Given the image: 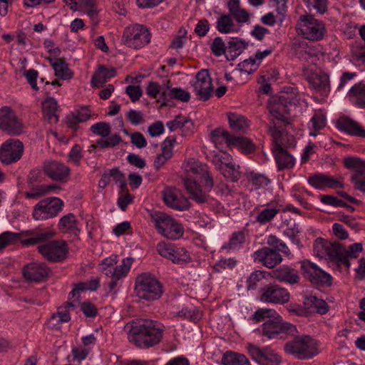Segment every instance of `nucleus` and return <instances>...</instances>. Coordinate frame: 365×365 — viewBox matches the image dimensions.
<instances>
[{"label": "nucleus", "instance_id": "f257e3e1", "mask_svg": "<svg viewBox=\"0 0 365 365\" xmlns=\"http://www.w3.org/2000/svg\"><path fill=\"white\" fill-rule=\"evenodd\" d=\"M123 331L129 342L140 349H149L160 342L165 327L158 321L135 318L125 324Z\"/></svg>", "mask_w": 365, "mask_h": 365}, {"label": "nucleus", "instance_id": "f03ea898", "mask_svg": "<svg viewBox=\"0 0 365 365\" xmlns=\"http://www.w3.org/2000/svg\"><path fill=\"white\" fill-rule=\"evenodd\" d=\"M317 255L323 258L328 259L330 262L336 263L338 266L344 264L347 269L350 267V258H357L362 252L361 243H354L345 247L342 244L329 241H324L317 246Z\"/></svg>", "mask_w": 365, "mask_h": 365}, {"label": "nucleus", "instance_id": "7ed1b4c3", "mask_svg": "<svg viewBox=\"0 0 365 365\" xmlns=\"http://www.w3.org/2000/svg\"><path fill=\"white\" fill-rule=\"evenodd\" d=\"M294 337L285 343L284 351L295 359L306 360L316 356L319 353V342L309 335H294Z\"/></svg>", "mask_w": 365, "mask_h": 365}, {"label": "nucleus", "instance_id": "20e7f679", "mask_svg": "<svg viewBox=\"0 0 365 365\" xmlns=\"http://www.w3.org/2000/svg\"><path fill=\"white\" fill-rule=\"evenodd\" d=\"M269 133L272 138L274 144L272 150L278 170H283L292 168L295 164V160L283 148L286 145L287 134L281 131L274 123L269 127Z\"/></svg>", "mask_w": 365, "mask_h": 365}, {"label": "nucleus", "instance_id": "39448f33", "mask_svg": "<svg viewBox=\"0 0 365 365\" xmlns=\"http://www.w3.org/2000/svg\"><path fill=\"white\" fill-rule=\"evenodd\" d=\"M135 289L139 298L147 301L158 299L163 293L162 284L155 277L146 273L137 277Z\"/></svg>", "mask_w": 365, "mask_h": 365}, {"label": "nucleus", "instance_id": "423d86ee", "mask_svg": "<svg viewBox=\"0 0 365 365\" xmlns=\"http://www.w3.org/2000/svg\"><path fill=\"white\" fill-rule=\"evenodd\" d=\"M262 335L268 339H284L297 334V327L282 319L279 314L267 319L262 325Z\"/></svg>", "mask_w": 365, "mask_h": 365}, {"label": "nucleus", "instance_id": "0eeeda50", "mask_svg": "<svg viewBox=\"0 0 365 365\" xmlns=\"http://www.w3.org/2000/svg\"><path fill=\"white\" fill-rule=\"evenodd\" d=\"M156 229L164 237L176 240L181 237L184 233V228L173 218L164 212H155L151 215Z\"/></svg>", "mask_w": 365, "mask_h": 365}, {"label": "nucleus", "instance_id": "6e6552de", "mask_svg": "<svg viewBox=\"0 0 365 365\" xmlns=\"http://www.w3.org/2000/svg\"><path fill=\"white\" fill-rule=\"evenodd\" d=\"M297 26L303 38L312 41L322 40L327 33L323 21L312 16H301Z\"/></svg>", "mask_w": 365, "mask_h": 365}, {"label": "nucleus", "instance_id": "1a4fd4ad", "mask_svg": "<svg viewBox=\"0 0 365 365\" xmlns=\"http://www.w3.org/2000/svg\"><path fill=\"white\" fill-rule=\"evenodd\" d=\"M121 41L127 47L138 49L150 42V34L143 25L135 24L125 29Z\"/></svg>", "mask_w": 365, "mask_h": 365}, {"label": "nucleus", "instance_id": "9d476101", "mask_svg": "<svg viewBox=\"0 0 365 365\" xmlns=\"http://www.w3.org/2000/svg\"><path fill=\"white\" fill-rule=\"evenodd\" d=\"M185 188L190 195V198L198 204L207 202L209 200L208 193L214 186L213 178L203 179L201 182L203 183L202 188L195 180L190 178H184L182 180Z\"/></svg>", "mask_w": 365, "mask_h": 365}, {"label": "nucleus", "instance_id": "9b49d317", "mask_svg": "<svg viewBox=\"0 0 365 365\" xmlns=\"http://www.w3.org/2000/svg\"><path fill=\"white\" fill-rule=\"evenodd\" d=\"M63 202L58 197H49L38 202L34 208L33 217L44 220L56 217L63 209Z\"/></svg>", "mask_w": 365, "mask_h": 365}, {"label": "nucleus", "instance_id": "f8f14e48", "mask_svg": "<svg viewBox=\"0 0 365 365\" xmlns=\"http://www.w3.org/2000/svg\"><path fill=\"white\" fill-rule=\"evenodd\" d=\"M157 251L162 257L169 259L173 262L182 264L191 262V257L185 248L175 244L162 242L158 244Z\"/></svg>", "mask_w": 365, "mask_h": 365}, {"label": "nucleus", "instance_id": "ddd939ff", "mask_svg": "<svg viewBox=\"0 0 365 365\" xmlns=\"http://www.w3.org/2000/svg\"><path fill=\"white\" fill-rule=\"evenodd\" d=\"M38 250L47 260L61 262L66 257L68 248L63 240H52L39 245Z\"/></svg>", "mask_w": 365, "mask_h": 365}, {"label": "nucleus", "instance_id": "4468645a", "mask_svg": "<svg viewBox=\"0 0 365 365\" xmlns=\"http://www.w3.org/2000/svg\"><path fill=\"white\" fill-rule=\"evenodd\" d=\"M247 349L252 358L260 365H279L282 362L281 356L269 346L249 344Z\"/></svg>", "mask_w": 365, "mask_h": 365}, {"label": "nucleus", "instance_id": "2eb2a0df", "mask_svg": "<svg viewBox=\"0 0 365 365\" xmlns=\"http://www.w3.org/2000/svg\"><path fill=\"white\" fill-rule=\"evenodd\" d=\"M24 145L18 140L9 139L0 147V161L6 165L19 160L23 155Z\"/></svg>", "mask_w": 365, "mask_h": 365}, {"label": "nucleus", "instance_id": "dca6fc26", "mask_svg": "<svg viewBox=\"0 0 365 365\" xmlns=\"http://www.w3.org/2000/svg\"><path fill=\"white\" fill-rule=\"evenodd\" d=\"M301 268L304 277L311 282L322 286H330L331 284V275L310 261L302 262Z\"/></svg>", "mask_w": 365, "mask_h": 365}, {"label": "nucleus", "instance_id": "f3484780", "mask_svg": "<svg viewBox=\"0 0 365 365\" xmlns=\"http://www.w3.org/2000/svg\"><path fill=\"white\" fill-rule=\"evenodd\" d=\"M288 103L290 102L288 101L287 97L282 95L272 98L269 101L267 105V109L271 115L285 125L290 123Z\"/></svg>", "mask_w": 365, "mask_h": 365}, {"label": "nucleus", "instance_id": "a211bd4d", "mask_svg": "<svg viewBox=\"0 0 365 365\" xmlns=\"http://www.w3.org/2000/svg\"><path fill=\"white\" fill-rule=\"evenodd\" d=\"M289 292L278 284H268L261 289L260 299L267 303L282 304L289 300Z\"/></svg>", "mask_w": 365, "mask_h": 365}, {"label": "nucleus", "instance_id": "6ab92c4d", "mask_svg": "<svg viewBox=\"0 0 365 365\" xmlns=\"http://www.w3.org/2000/svg\"><path fill=\"white\" fill-rule=\"evenodd\" d=\"M230 158V155L227 153H218L215 155L213 161L225 178L232 182H237L241 178L240 166L228 162Z\"/></svg>", "mask_w": 365, "mask_h": 365}, {"label": "nucleus", "instance_id": "aec40b11", "mask_svg": "<svg viewBox=\"0 0 365 365\" xmlns=\"http://www.w3.org/2000/svg\"><path fill=\"white\" fill-rule=\"evenodd\" d=\"M0 129L14 135L22 133V124L9 107L0 109Z\"/></svg>", "mask_w": 365, "mask_h": 365}, {"label": "nucleus", "instance_id": "412c9836", "mask_svg": "<svg viewBox=\"0 0 365 365\" xmlns=\"http://www.w3.org/2000/svg\"><path fill=\"white\" fill-rule=\"evenodd\" d=\"M196 96L202 101L208 100L212 96L213 87L212 79L207 70H201L196 75V81L193 83Z\"/></svg>", "mask_w": 365, "mask_h": 365}, {"label": "nucleus", "instance_id": "4be33fe9", "mask_svg": "<svg viewBox=\"0 0 365 365\" xmlns=\"http://www.w3.org/2000/svg\"><path fill=\"white\" fill-rule=\"evenodd\" d=\"M308 182L316 189L322 190L327 188L336 189L344 187L342 177L335 178L324 173L314 174L308 178Z\"/></svg>", "mask_w": 365, "mask_h": 365}, {"label": "nucleus", "instance_id": "5701e85b", "mask_svg": "<svg viewBox=\"0 0 365 365\" xmlns=\"http://www.w3.org/2000/svg\"><path fill=\"white\" fill-rule=\"evenodd\" d=\"M163 200L166 205L173 209L183 211L190 207L189 200L182 196L174 187H166L163 192Z\"/></svg>", "mask_w": 365, "mask_h": 365}, {"label": "nucleus", "instance_id": "b1692460", "mask_svg": "<svg viewBox=\"0 0 365 365\" xmlns=\"http://www.w3.org/2000/svg\"><path fill=\"white\" fill-rule=\"evenodd\" d=\"M45 173L53 180L66 182L71 173V169L64 163L51 160L43 163Z\"/></svg>", "mask_w": 365, "mask_h": 365}, {"label": "nucleus", "instance_id": "393cba45", "mask_svg": "<svg viewBox=\"0 0 365 365\" xmlns=\"http://www.w3.org/2000/svg\"><path fill=\"white\" fill-rule=\"evenodd\" d=\"M255 262H261L264 267L272 269L282 261V255L274 249L264 247L252 254Z\"/></svg>", "mask_w": 365, "mask_h": 365}, {"label": "nucleus", "instance_id": "a878e982", "mask_svg": "<svg viewBox=\"0 0 365 365\" xmlns=\"http://www.w3.org/2000/svg\"><path fill=\"white\" fill-rule=\"evenodd\" d=\"M49 268L42 262H31L26 264L23 269L24 277L29 282H42L47 278Z\"/></svg>", "mask_w": 365, "mask_h": 365}, {"label": "nucleus", "instance_id": "bb28decb", "mask_svg": "<svg viewBox=\"0 0 365 365\" xmlns=\"http://www.w3.org/2000/svg\"><path fill=\"white\" fill-rule=\"evenodd\" d=\"M309 86L322 96L327 97L330 92L329 76L325 73H313L307 78Z\"/></svg>", "mask_w": 365, "mask_h": 365}, {"label": "nucleus", "instance_id": "cd10ccee", "mask_svg": "<svg viewBox=\"0 0 365 365\" xmlns=\"http://www.w3.org/2000/svg\"><path fill=\"white\" fill-rule=\"evenodd\" d=\"M269 276L277 279L279 282L289 284H297L299 281L298 271L289 266H282L269 273Z\"/></svg>", "mask_w": 365, "mask_h": 365}, {"label": "nucleus", "instance_id": "c85d7f7f", "mask_svg": "<svg viewBox=\"0 0 365 365\" xmlns=\"http://www.w3.org/2000/svg\"><path fill=\"white\" fill-rule=\"evenodd\" d=\"M185 171L188 174H192L203 179L212 178L207 165L202 163L195 158L187 159L183 164Z\"/></svg>", "mask_w": 365, "mask_h": 365}, {"label": "nucleus", "instance_id": "c756f323", "mask_svg": "<svg viewBox=\"0 0 365 365\" xmlns=\"http://www.w3.org/2000/svg\"><path fill=\"white\" fill-rule=\"evenodd\" d=\"M339 130L357 137H365V130L356 121L349 117H341L336 122Z\"/></svg>", "mask_w": 365, "mask_h": 365}, {"label": "nucleus", "instance_id": "7c9ffc66", "mask_svg": "<svg viewBox=\"0 0 365 365\" xmlns=\"http://www.w3.org/2000/svg\"><path fill=\"white\" fill-rule=\"evenodd\" d=\"M229 14L237 23H247L250 20V14L240 7V0H229L227 4Z\"/></svg>", "mask_w": 365, "mask_h": 365}, {"label": "nucleus", "instance_id": "2f4dec72", "mask_svg": "<svg viewBox=\"0 0 365 365\" xmlns=\"http://www.w3.org/2000/svg\"><path fill=\"white\" fill-rule=\"evenodd\" d=\"M235 136L230 135L227 130L215 129L211 133V140L215 146L220 149L225 145L230 147L232 145Z\"/></svg>", "mask_w": 365, "mask_h": 365}, {"label": "nucleus", "instance_id": "473e14b6", "mask_svg": "<svg viewBox=\"0 0 365 365\" xmlns=\"http://www.w3.org/2000/svg\"><path fill=\"white\" fill-rule=\"evenodd\" d=\"M171 99H177L182 102H187L190 99V94L181 88H173L170 91H163L161 93V101L163 105H168Z\"/></svg>", "mask_w": 365, "mask_h": 365}, {"label": "nucleus", "instance_id": "72a5a7b5", "mask_svg": "<svg viewBox=\"0 0 365 365\" xmlns=\"http://www.w3.org/2000/svg\"><path fill=\"white\" fill-rule=\"evenodd\" d=\"M132 263L133 259L131 257L125 258L122 260L120 265L115 264L113 269H106L105 275L112 279H115V280H119L127 275Z\"/></svg>", "mask_w": 365, "mask_h": 365}, {"label": "nucleus", "instance_id": "f704fd0d", "mask_svg": "<svg viewBox=\"0 0 365 365\" xmlns=\"http://www.w3.org/2000/svg\"><path fill=\"white\" fill-rule=\"evenodd\" d=\"M304 304L310 312L323 314L329 310V306L324 300L313 295L307 296L304 299Z\"/></svg>", "mask_w": 365, "mask_h": 365}, {"label": "nucleus", "instance_id": "c9c22d12", "mask_svg": "<svg viewBox=\"0 0 365 365\" xmlns=\"http://www.w3.org/2000/svg\"><path fill=\"white\" fill-rule=\"evenodd\" d=\"M247 43L238 38H231L227 44L226 58L228 61L235 60L246 48Z\"/></svg>", "mask_w": 365, "mask_h": 365}, {"label": "nucleus", "instance_id": "e433bc0d", "mask_svg": "<svg viewBox=\"0 0 365 365\" xmlns=\"http://www.w3.org/2000/svg\"><path fill=\"white\" fill-rule=\"evenodd\" d=\"M58 227L61 232L72 233L78 235L80 230L77 227L76 216L73 213H68L62 217L58 222Z\"/></svg>", "mask_w": 365, "mask_h": 365}, {"label": "nucleus", "instance_id": "4c0bfd02", "mask_svg": "<svg viewBox=\"0 0 365 365\" xmlns=\"http://www.w3.org/2000/svg\"><path fill=\"white\" fill-rule=\"evenodd\" d=\"M116 74V70L114 68H107L104 66H100L92 77L91 83L94 86H99L106 83L110 78L114 77Z\"/></svg>", "mask_w": 365, "mask_h": 365}, {"label": "nucleus", "instance_id": "58836bf2", "mask_svg": "<svg viewBox=\"0 0 365 365\" xmlns=\"http://www.w3.org/2000/svg\"><path fill=\"white\" fill-rule=\"evenodd\" d=\"M245 242V232L240 230L232 234L230 240L222 246L227 252L240 250Z\"/></svg>", "mask_w": 365, "mask_h": 365}, {"label": "nucleus", "instance_id": "ea45409f", "mask_svg": "<svg viewBox=\"0 0 365 365\" xmlns=\"http://www.w3.org/2000/svg\"><path fill=\"white\" fill-rule=\"evenodd\" d=\"M344 166L354 172L353 174L364 175L365 173V160L356 156H348L343 159Z\"/></svg>", "mask_w": 365, "mask_h": 365}, {"label": "nucleus", "instance_id": "a19ab883", "mask_svg": "<svg viewBox=\"0 0 365 365\" xmlns=\"http://www.w3.org/2000/svg\"><path fill=\"white\" fill-rule=\"evenodd\" d=\"M354 103L360 108H365V84L359 83L353 86L349 92Z\"/></svg>", "mask_w": 365, "mask_h": 365}, {"label": "nucleus", "instance_id": "79ce46f5", "mask_svg": "<svg viewBox=\"0 0 365 365\" xmlns=\"http://www.w3.org/2000/svg\"><path fill=\"white\" fill-rule=\"evenodd\" d=\"M31 190L24 192V195L28 199H38L43 195L48 194L58 187L56 185H40L29 186Z\"/></svg>", "mask_w": 365, "mask_h": 365}, {"label": "nucleus", "instance_id": "37998d69", "mask_svg": "<svg viewBox=\"0 0 365 365\" xmlns=\"http://www.w3.org/2000/svg\"><path fill=\"white\" fill-rule=\"evenodd\" d=\"M223 365H251L247 358L238 353L227 351L222 358Z\"/></svg>", "mask_w": 365, "mask_h": 365}, {"label": "nucleus", "instance_id": "c03bdc74", "mask_svg": "<svg viewBox=\"0 0 365 365\" xmlns=\"http://www.w3.org/2000/svg\"><path fill=\"white\" fill-rule=\"evenodd\" d=\"M235 26L232 18L229 14L221 15L216 21V29L222 34H229L235 31Z\"/></svg>", "mask_w": 365, "mask_h": 365}, {"label": "nucleus", "instance_id": "a18cd8bd", "mask_svg": "<svg viewBox=\"0 0 365 365\" xmlns=\"http://www.w3.org/2000/svg\"><path fill=\"white\" fill-rule=\"evenodd\" d=\"M57 108V101L53 98H48L42 103L43 112L51 123L58 121V116L56 114Z\"/></svg>", "mask_w": 365, "mask_h": 365}, {"label": "nucleus", "instance_id": "49530a36", "mask_svg": "<svg viewBox=\"0 0 365 365\" xmlns=\"http://www.w3.org/2000/svg\"><path fill=\"white\" fill-rule=\"evenodd\" d=\"M286 228L283 231V234L288 237L292 242L297 245H300V240L298 238V235L302 232L299 225L292 219L287 221Z\"/></svg>", "mask_w": 365, "mask_h": 365}, {"label": "nucleus", "instance_id": "de8ad7c7", "mask_svg": "<svg viewBox=\"0 0 365 365\" xmlns=\"http://www.w3.org/2000/svg\"><path fill=\"white\" fill-rule=\"evenodd\" d=\"M166 126L170 131H175L183 127H186L187 129L190 130L193 128L194 125L192 121L187 117L178 115L175 116V119L168 121Z\"/></svg>", "mask_w": 365, "mask_h": 365}, {"label": "nucleus", "instance_id": "09e8293b", "mask_svg": "<svg viewBox=\"0 0 365 365\" xmlns=\"http://www.w3.org/2000/svg\"><path fill=\"white\" fill-rule=\"evenodd\" d=\"M55 71V75L63 80L71 79L73 77V73L69 69L68 64L62 59L58 58L52 63Z\"/></svg>", "mask_w": 365, "mask_h": 365}, {"label": "nucleus", "instance_id": "8fccbe9b", "mask_svg": "<svg viewBox=\"0 0 365 365\" xmlns=\"http://www.w3.org/2000/svg\"><path fill=\"white\" fill-rule=\"evenodd\" d=\"M230 127L235 131L245 132L249 126L247 120L242 115L236 113L228 115Z\"/></svg>", "mask_w": 365, "mask_h": 365}, {"label": "nucleus", "instance_id": "3c124183", "mask_svg": "<svg viewBox=\"0 0 365 365\" xmlns=\"http://www.w3.org/2000/svg\"><path fill=\"white\" fill-rule=\"evenodd\" d=\"M326 125V117L322 112H315L309 123V135L316 136L317 131Z\"/></svg>", "mask_w": 365, "mask_h": 365}, {"label": "nucleus", "instance_id": "603ef678", "mask_svg": "<svg viewBox=\"0 0 365 365\" xmlns=\"http://www.w3.org/2000/svg\"><path fill=\"white\" fill-rule=\"evenodd\" d=\"M279 211V210L275 207H267L258 212L255 220L260 225H265L272 221Z\"/></svg>", "mask_w": 365, "mask_h": 365}, {"label": "nucleus", "instance_id": "864d4df0", "mask_svg": "<svg viewBox=\"0 0 365 365\" xmlns=\"http://www.w3.org/2000/svg\"><path fill=\"white\" fill-rule=\"evenodd\" d=\"M269 272L260 270H255L252 272L247 279V289H255L258 286V283L264 279L266 276H269Z\"/></svg>", "mask_w": 365, "mask_h": 365}, {"label": "nucleus", "instance_id": "5fc2aeb1", "mask_svg": "<svg viewBox=\"0 0 365 365\" xmlns=\"http://www.w3.org/2000/svg\"><path fill=\"white\" fill-rule=\"evenodd\" d=\"M109 171L111 180H114L118 185L120 192H126L127 184L125 182V175L118 168H112L109 170Z\"/></svg>", "mask_w": 365, "mask_h": 365}, {"label": "nucleus", "instance_id": "6e6d98bb", "mask_svg": "<svg viewBox=\"0 0 365 365\" xmlns=\"http://www.w3.org/2000/svg\"><path fill=\"white\" fill-rule=\"evenodd\" d=\"M277 314H278L274 309L262 308L258 309L250 317V319L255 322H259L264 320L265 319H273L277 316Z\"/></svg>", "mask_w": 365, "mask_h": 365}, {"label": "nucleus", "instance_id": "4d7b16f0", "mask_svg": "<svg viewBox=\"0 0 365 365\" xmlns=\"http://www.w3.org/2000/svg\"><path fill=\"white\" fill-rule=\"evenodd\" d=\"M21 234L11 232H4L0 235V250H4L9 245L14 244L20 240Z\"/></svg>", "mask_w": 365, "mask_h": 365}, {"label": "nucleus", "instance_id": "13d9d810", "mask_svg": "<svg viewBox=\"0 0 365 365\" xmlns=\"http://www.w3.org/2000/svg\"><path fill=\"white\" fill-rule=\"evenodd\" d=\"M232 145L241 148L245 153H250L254 151L255 147L252 142L245 137H235Z\"/></svg>", "mask_w": 365, "mask_h": 365}, {"label": "nucleus", "instance_id": "bf43d9fd", "mask_svg": "<svg viewBox=\"0 0 365 365\" xmlns=\"http://www.w3.org/2000/svg\"><path fill=\"white\" fill-rule=\"evenodd\" d=\"M210 49L215 56H221L223 54H227V45L225 44L221 37H216L214 38Z\"/></svg>", "mask_w": 365, "mask_h": 365}, {"label": "nucleus", "instance_id": "052dcab7", "mask_svg": "<svg viewBox=\"0 0 365 365\" xmlns=\"http://www.w3.org/2000/svg\"><path fill=\"white\" fill-rule=\"evenodd\" d=\"M173 152H170L165 149L161 153L158 154L153 163V166L156 170H160L172 157Z\"/></svg>", "mask_w": 365, "mask_h": 365}, {"label": "nucleus", "instance_id": "680f3d73", "mask_svg": "<svg viewBox=\"0 0 365 365\" xmlns=\"http://www.w3.org/2000/svg\"><path fill=\"white\" fill-rule=\"evenodd\" d=\"M91 130L92 133L104 138L107 137L110 134V128L108 123L100 122L93 124L91 127Z\"/></svg>", "mask_w": 365, "mask_h": 365}, {"label": "nucleus", "instance_id": "e2e57ef3", "mask_svg": "<svg viewBox=\"0 0 365 365\" xmlns=\"http://www.w3.org/2000/svg\"><path fill=\"white\" fill-rule=\"evenodd\" d=\"M307 7L313 8L320 14H324L327 10V0H304Z\"/></svg>", "mask_w": 365, "mask_h": 365}, {"label": "nucleus", "instance_id": "0e129e2a", "mask_svg": "<svg viewBox=\"0 0 365 365\" xmlns=\"http://www.w3.org/2000/svg\"><path fill=\"white\" fill-rule=\"evenodd\" d=\"M73 302H68L64 307H58V311L55 313L58 316V320L63 323L68 322L71 320V317L68 312V307H75Z\"/></svg>", "mask_w": 365, "mask_h": 365}, {"label": "nucleus", "instance_id": "69168bd1", "mask_svg": "<svg viewBox=\"0 0 365 365\" xmlns=\"http://www.w3.org/2000/svg\"><path fill=\"white\" fill-rule=\"evenodd\" d=\"M53 235L51 232L37 233L34 237L23 240L21 242L24 245L30 246L38 244L48 240Z\"/></svg>", "mask_w": 365, "mask_h": 365}, {"label": "nucleus", "instance_id": "338daca9", "mask_svg": "<svg viewBox=\"0 0 365 365\" xmlns=\"http://www.w3.org/2000/svg\"><path fill=\"white\" fill-rule=\"evenodd\" d=\"M68 158L71 162L78 166L83 158L81 147L78 144L74 145L68 153Z\"/></svg>", "mask_w": 365, "mask_h": 365}, {"label": "nucleus", "instance_id": "774afa93", "mask_svg": "<svg viewBox=\"0 0 365 365\" xmlns=\"http://www.w3.org/2000/svg\"><path fill=\"white\" fill-rule=\"evenodd\" d=\"M350 180L355 190L365 193V175L352 174Z\"/></svg>", "mask_w": 365, "mask_h": 365}]
</instances>
